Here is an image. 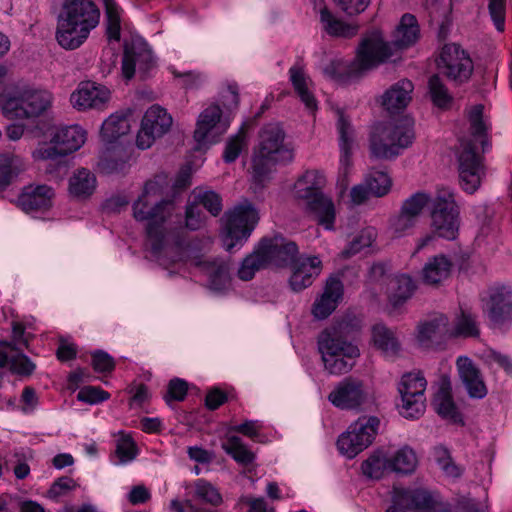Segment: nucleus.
Wrapping results in <instances>:
<instances>
[{
	"mask_svg": "<svg viewBox=\"0 0 512 512\" xmlns=\"http://www.w3.org/2000/svg\"><path fill=\"white\" fill-rule=\"evenodd\" d=\"M162 194L158 181H147L142 194L133 204V216L146 221V248L157 260L167 258L172 262L182 259L186 247V232L180 218L173 219L174 203L161 200L154 203L152 197Z\"/></svg>",
	"mask_w": 512,
	"mask_h": 512,
	"instance_id": "obj_1",
	"label": "nucleus"
},
{
	"mask_svg": "<svg viewBox=\"0 0 512 512\" xmlns=\"http://www.w3.org/2000/svg\"><path fill=\"white\" fill-rule=\"evenodd\" d=\"M53 94L47 89H34V118L44 115V120L34 122V157L39 160L60 162L79 150L87 139V132L80 125L57 126L49 116Z\"/></svg>",
	"mask_w": 512,
	"mask_h": 512,
	"instance_id": "obj_2",
	"label": "nucleus"
},
{
	"mask_svg": "<svg viewBox=\"0 0 512 512\" xmlns=\"http://www.w3.org/2000/svg\"><path fill=\"white\" fill-rule=\"evenodd\" d=\"M258 248L267 267L292 266L289 284L295 292L309 287L321 273L322 262L319 257H298L297 244L281 235L262 239Z\"/></svg>",
	"mask_w": 512,
	"mask_h": 512,
	"instance_id": "obj_3",
	"label": "nucleus"
},
{
	"mask_svg": "<svg viewBox=\"0 0 512 512\" xmlns=\"http://www.w3.org/2000/svg\"><path fill=\"white\" fill-rule=\"evenodd\" d=\"M390 55V46L383 41L379 30H373L361 40L353 61L333 60L325 66L323 72L331 80L347 84L386 62Z\"/></svg>",
	"mask_w": 512,
	"mask_h": 512,
	"instance_id": "obj_4",
	"label": "nucleus"
},
{
	"mask_svg": "<svg viewBox=\"0 0 512 512\" xmlns=\"http://www.w3.org/2000/svg\"><path fill=\"white\" fill-rule=\"evenodd\" d=\"M284 140L285 132L280 124L269 123L261 128L252 158V179L255 184L262 186L276 164L292 161L293 151Z\"/></svg>",
	"mask_w": 512,
	"mask_h": 512,
	"instance_id": "obj_5",
	"label": "nucleus"
},
{
	"mask_svg": "<svg viewBox=\"0 0 512 512\" xmlns=\"http://www.w3.org/2000/svg\"><path fill=\"white\" fill-rule=\"evenodd\" d=\"M414 122L409 117L378 123L370 135V152L378 159H390L399 155L414 139Z\"/></svg>",
	"mask_w": 512,
	"mask_h": 512,
	"instance_id": "obj_6",
	"label": "nucleus"
},
{
	"mask_svg": "<svg viewBox=\"0 0 512 512\" xmlns=\"http://www.w3.org/2000/svg\"><path fill=\"white\" fill-rule=\"evenodd\" d=\"M326 179L322 172L307 171L295 184V196L307 201L308 211L327 230L334 229L335 206L331 198L321 192Z\"/></svg>",
	"mask_w": 512,
	"mask_h": 512,
	"instance_id": "obj_7",
	"label": "nucleus"
},
{
	"mask_svg": "<svg viewBox=\"0 0 512 512\" xmlns=\"http://www.w3.org/2000/svg\"><path fill=\"white\" fill-rule=\"evenodd\" d=\"M258 220V211L248 200H244L231 211L226 212L222 218L224 248L232 252L234 248L241 247L250 237Z\"/></svg>",
	"mask_w": 512,
	"mask_h": 512,
	"instance_id": "obj_8",
	"label": "nucleus"
},
{
	"mask_svg": "<svg viewBox=\"0 0 512 512\" xmlns=\"http://www.w3.org/2000/svg\"><path fill=\"white\" fill-rule=\"evenodd\" d=\"M459 183L463 191L475 193L486 176L484 158L476 152L473 141L461 139L456 151Z\"/></svg>",
	"mask_w": 512,
	"mask_h": 512,
	"instance_id": "obj_9",
	"label": "nucleus"
},
{
	"mask_svg": "<svg viewBox=\"0 0 512 512\" xmlns=\"http://www.w3.org/2000/svg\"><path fill=\"white\" fill-rule=\"evenodd\" d=\"M380 420L376 416H361L350 424L337 440L339 452L349 459L354 458L374 441Z\"/></svg>",
	"mask_w": 512,
	"mask_h": 512,
	"instance_id": "obj_10",
	"label": "nucleus"
},
{
	"mask_svg": "<svg viewBox=\"0 0 512 512\" xmlns=\"http://www.w3.org/2000/svg\"><path fill=\"white\" fill-rule=\"evenodd\" d=\"M459 209L451 189L441 187L437 190L431 211L434 232L442 238L453 240L459 229Z\"/></svg>",
	"mask_w": 512,
	"mask_h": 512,
	"instance_id": "obj_11",
	"label": "nucleus"
},
{
	"mask_svg": "<svg viewBox=\"0 0 512 512\" xmlns=\"http://www.w3.org/2000/svg\"><path fill=\"white\" fill-rule=\"evenodd\" d=\"M58 22L88 38L100 22V10L92 0H66Z\"/></svg>",
	"mask_w": 512,
	"mask_h": 512,
	"instance_id": "obj_12",
	"label": "nucleus"
},
{
	"mask_svg": "<svg viewBox=\"0 0 512 512\" xmlns=\"http://www.w3.org/2000/svg\"><path fill=\"white\" fill-rule=\"evenodd\" d=\"M427 381L420 371L405 373L398 385L401 403L399 413L405 418H418L425 411V396Z\"/></svg>",
	"mask_w": 512,
	"mask_h": 512,
	"instance_id": "obj_13",
	"label": "nucleus"
},
{
	"mask_svg": "<svg viewBox=\"0 0 512 512\" xmlns=\"http://www.w3.org/2000/svg\"><path fill=\"white\" fill-rule=\"evenodd\" d=\"M173 123L171 115L160 105L150 106L144 113L140 129L136 136V145L145 150L150 148L156 139L169 132Z\"/></svg>",
	"mask_w": 512,
	"mask_h": 512,
	"instance_id": "obj_14",
	"label": "nucleus"
},
{
	"mask_svg": "<svg viewBox=\"0 0 512 512\" xmlns=\"http://www.w3.org/2000/svg\"><path fill=\"white\" fill-rule=\"evenodd\" d=\"M328 400L341 410H359L368 402L369 392L363 381L346 377L334 386Z\"/></svg>",
	"mask_w": 512,
	"mask_h": 512,
	"instance_id": "obj_15",
	"label": "nucleus"
},
{
	"mask_svg": "<svg viewBox=\"0 0 512 512\" xmlns=\"http://www.w3.org/2000/svg\"><path fill=\"white\" fill-rule=\"evenodd\" d=\"M222 110L219 105L211 104L198 116L194 139L197 148L216 143L227 131L229 124L221 120Z\"/></svg>",
	"mask_w": 512,
	"mask_h": 512,
	"instance_id": "obj_16",
	"label": "nucleus"
},
{
	"mask_svg": "<svg viewBox=\"0 0 512 512\" xmlns=\"http://www.w3.org/2000/svg\"><path fill=\"white\" fill-rule=\"evenodd\" d=\"M439 67L449 79L458 84L468 81L473 72L472 60L457 44H446L442 48Z\"/></svg>",
	"mask_w": 512,
	"mask_h": 512,
	"instance_id": "obj_17",
	"label": "nucleus"
},
{
	"mask_svg": "<svg viewBox=\"0 0 512 512\" xmlns=\"http://www.w3.org/2000/svg\"><path fill=\"white\" fill-rule=\"evenodd\" d=\"M493 328L502 329L512 324V290L501 286L489 290L488 299L484 305Z\"/></svg>",
	"mask_w": 512,
	"mask_h": 512,
	"instance_id": "obj_18",
	"label": "nucleus"
},
{
	"mask_svg": "<svg viewBox=\"0 0 512 512\" xmlns=\"http://www.w3.org/2000/svg\"><path fill=\"white\" fill-rule=\"evenodd\" d=\"M344 325L324 329L317 339L318 351L321 356L330 358L333 353L342 352L347 359H357L360 355L358 347L344 337Z\"/></svg>",
	"mask_w": 512,
	"mask_h": 512,
	"instance_id": "obj_19",
	"label": "nucleus"
},
{
	"mask_svg": "<svg viewBox=\"0 0 512 512\" xmlns=\"http://www.w3.org/2000/svg\"><path fill=\"white\" fill-rule=\"evenodd\" d=\"M111 93L108 88L93 82H82L72 92L70 102L78 111L89 109H104L110 101Z\"/></svg>",
	"mask_w": 512,
	"mask_h": 512,
	"instance_id": "obj_20",
	"label": "nucleus"
},
{
	"mask_svg": "<svg viewBox=\"0 0 512 512\" xmlns=\"http://www.w3.org/2000/svg\"><path fill=\"white\" fill-rule=\"evenodd\" d=\"M154 65L153 55L147 44L142 41L126 45L122 59V73L126 79H131L136 69L147 73Z\"/></svg>",
	"mask_w": 512,
	"mask_h": 512,
	"instance_id": "obj_21",
	"label": "nucleus"
},
{
	"mask_svg": "<svg viewBox=\"0 0 512 512\" xmlns=\"http://www.w3.org/2000/svg\"><path fill=\"white\" fill-rule=\"evenodd\" d=\"M451 337L449 320L445 315L435 316L417 326L416 341L422 348H434Z\"/></svg>",
	"mask_w": 512,
	"mask_h": 512,
	"instance_id": "obj_22",
	"label": "nucleus"
},
{
	"mask_svg": "<svg viewBox=\"0 0 512 512\" xmlns=\"http://www.w3.org/2000/svg\"><path fill=\"white\" fill-rule=\"evenodd\" d=\"M392 498L394 503L400 505L406 512H435L438 504L437 500L423 489L395 488Z\"/></svg>",
	"mask_w": 512,
	"mask_h": 512,
	"instance_id": "obj_23",
	"label": "nucleus"
},
{
	"mask_svg": "<svg viewBox=\"0 0 512 512\" xmlns=\"http://www.w3.org/2000/svg\"><path fill=\"white\" fill-rule=\"evenodd\" d=\"M379 32L382 33L381 31ZM419 36L420 28L415 16L409 13L404 14L393 32L392 41L388 42L383 39L391 49V55L387 60L394 56L398 51L413 46L418 41ZM382 38H384V36H382Z\"/></svg>",
	"mask_w": 512,
	"mask_h": 512,
	"instance_id": "obj_24",
	"label": "nucleus"
},
{
	"mask_svg": "<svg viewBox=\"0 0 512 512\" xmlns=\"http://www.w3.org/2000/svg\"><path fill=\"white\" fill-rule=\"evenodd\" d=\"M337 131L339 134L340 148L338 181L345 188L347 185V177L352 166L351 150L354 143V129L349 120L342 113H339Z\"/></svg>",
	"mask_w": 512,
	"mask_h": 512,
	"instance_id": "obj_25",
	"label": "nucleus"
},
{
	"mask_svg": "<svg viewBox=\"0 0 512 512\" xmlns=\"http://www.w3.org/2000/svg\"><path fill=\"white\" fill-rule=\"evenodd\" d=\"M413 91V83L408 79H401L384 91L380 104L390 114L400 113L411 102Z\"/></svg>",
	"mask_w": 512,
	"mask_h": 512,
	"instance_id": "obj_26",
	"label": "nucleus"
},
{
	"mask_svg": "<svg viewBox=\"0 0 512 512\" xmlns=\"http://www.w3.org/2000/svg\"><path fill=\"white\" fill-rule=\"evenodd\" d=\"M32 111V90L29 85L17 86L2 105L4 116L11 120L28 119Z\"/></svg>",
	"mask_w": 512,
	"mask_h": 512,
	"instance_id": "obj_27",
	"label": "nucleus"
},
{
	"mask_svg": "<svg viewBox=\"0 0 512 512\" xmlns=\"http://www.w3.org/2000/svg\"><path fill=\"white\" fill-rule=\"evenodd\" d=\"M456 366L469 396L477 399L484 398L487 395V388L473 361L466 356H460L457 358Z\"/></svg>",
	"mask_w": 512,
	"mask_h": 512,
	"instance_id": "obj_28",
	"label": "nucleus"
},
{
	"mask_svg": "<svg viewBox=\"0 0 512 512\" xmlns=\"http://www.w3.org/2000/svg\"><path fill=\"white\" fill-rule=\"evenodd\" d=\"M342 295V282L337 277L328 278L322 295L316 299L312 308L315 318H327L336 309Z\"/></svg>",
	"mask_w": 512,
	"mask_h": 512,
	"instance_id": "obj_29",
	"label": "nucleus"
},
{
	"mask_svg": "<svg viewBox=\"0 0 512 512\" xmlns=\"http://www.w3.org/2000/svg\"><path fill=\"white\" fill-rule=\"evenodd\" d=\"M289 80L305 107L311 112L316 111L318 102L314 95L313 82L303 67L298 64L293 65L289 69Z\"/></svg>",
	"mask_w": 512,
	"mask_h": 512,
	"instance_id": "obj_30",
	"label": "nucleus"
},
{
	"mask_svg": "<svg viewBox=\"0 0 512 512\" xmlns=\"http://www.w3.org/2000/svg\"><path fill=\"white\" fill-rule=\"evenodd\" d=\"M131 110L111 114L102 124L100 136L106 143H113L128 134L131 129Z\"/></svg>",
	"mask_w": 512,
	"mask_h": 512,
	"instance_id": "obj_31",
	"label": "nucleus"
},
{
	"mask_svg": "<svg viewBox=\"0 0 512 512\" xmlns=\"http://www.w3.org/2000/svg\"><path fill=\"white\" fill-rule=\"evenodd\" d=\"M204 274L208 277L210 287L216 291L224 290L231 281L229 264L223 260H204L197 261Z\"/></svg>",
	"mask_w": 512,
	"mask_h": 512,
	"instance_id": "obj_32",
	"label": "nucleus"
},
{
	"mask_svg": "<svg viewBox=\"0 0 512 512\" xmlns=\"http://www.w3.org/2000/svg\"><path fill=\"white\" fill-rule=\"evenodd\" d=\"M416 288V282L410 275H395L389 280L387 287L390 304L395 308L403 305L412 297Z\"/></svg>",
	"mask_w": 512,
	"mask_h": 512,
	"instance_id": "obj_33",
	"label": "nucleus"
},
{
	"mask_svg": "<svg viewBox=\"0 0 512 512\" xmlns=\"http://www.w3.org/2000/svg\"><path fill=\"white\" fill-rule=\"evenodd\" d=\"M452 262L445 255H437L429 259L422 269V279L428 285L437 286L445 281L451 273Z\"/></svg>",
	"mask_w": 512,
	"mask_h": 512,
	"instance_id": "obj_34",
	"label": "nucleus"
},
{
	"mask_svg": "<svg viewBox=\"0 0 512 512\" xmlns=\"http://www.w3.org/2000/svg\"><path fill=\"white\" fill-rule=\"evenodd\" d=\"M484 107L481 104L474 105L468 111L469 130L475 141H479L482 151L486 152L490 146L488 140L489 124L483 115Z\"/></svg>",
	"mask_w": 512,
	"mask_h": 512,
	"instance_id": "obj_35",
	"label": "nucleus"
},
{
	"mask_svg": "<svg viewBox=\"0 0 512 512\" xmlns=\"http://www.w3.org/2000/svg\"><path fill=\"white\" fill-rule=\"evenodd\" d=\"M320 23L323 30L333 37H351L357 33V26L336 17L327 7L320 8Z\"/></svg>",
	"mask_w": 512,
	"mask_h": 512,
	"instance_id": "obj_36",
	"label": "nucleus"
},
{
	"mask_svg": "<svg viewBox=\"0 0 512 512\" xmlns=\"http://www.w3.org/2000/svg\"><path fill=\"white\" fill-rule=\"evenodd\" d=\"M96 189V177L86 168L77 169L69 179V192L74 197L85 199Z\"/></svg>",
	"mask_w": 512,
	"mask_h": 512,
	"instance_id": "obj_37",
	"label": "nucleus"
},
{
	"mask_svg": "<svg viewBox=\"0 0 512 512\" xmlns=\"http://www.w3.org/2000/svg\"><path fill=\"white\" fill-rule=\"evenodd\" d=\"M372 339L374 345L380 349L386 356H396L401 345L395 332L383 324H376L372 329Z\"/></svg>",
	"mask_w": 512,
	"mask_h": 512,
	"instance_id": "obj_38",
	"label": "nucleus"
},
{
	"mask_svg": "<svg viewBox=\"0 0 512 512\" xmlns=\"http://www.w3.org/2000/svg\"><path fill=\"white\" fill-rule=\"evenodd\" d=\"M23 160L14 154H0V190L6 189L25 170Z\"/></svg>",
	"mask_w": 512,
	"mask_h": 512,
	"instance_id": "obj_39",
	"label": "nucleus"
},
{
	"mask_svg": "<svg viewBox=\"0 0 512 512\" xmlns=\"http://www.w3.org/2000/svg\"><path fill=\"white\" fill-rule=\"evenodd\" d=\"M389 462L391 471L402 474H410L414 472L418 460L414 450L408 446H404L389 458Z\"/></svg>",
	"mask_w": 512,
	"mask_h": 512,
	"instance_id": "obj_40",
	"label": "nucleus"
},
{
	"mask_svg": "<svg viewBox=\"0 0 512 512\" xmlns=\"http://www.w3.org/2000/svg\"><path fill=\"white\" fill-rule=\"evenodd\" d=\"M106 35L109 41H119L122 9L114 0H104Z\"/></svg>",
	"mask_w": 512,
	"mask_h": 512,
	"instance_id": "obj_41",
	"label": "nucleus"
},
{
	"mask_svg": "<svg viewBox=\"0 0 512 512\" xmlns=\"http://www.w3.org/2000/svg\"><path fill=\"white\" fill-rule=\"evenodd\" d=\"M192 489L194 497L205 504L218 507L223 503L219 490L207 480L197 479L192 484Z\"/></svg>",
	"mask_w": 512,
	"mask_h": 512,
	"instance_id": "obj_42",
	"label": "nucleus"
},
{
	"mask_svg": "<svg viewBox=\"0 0 512 512\" xmlns=\"http://www.w3.org/2000/svg\"><path fill=\"white\" fill-rule=\"evenodd\" d=\"M436 412L443 418L458 422L461 420L460 414L453 402L450 392L441 388L434 397L433 401Z\"/></svg>",
	"mask_w": 512,
	"mask_h": 512,
	"instance_id": "obj_43",
	"label": "nucleus"
},
{
	"mask_svg": "<svg viewBox=\"0 0 512 512\" xmlns=\"http://www.w3.org/2000/svg\"><path fill=\"white\" fill-rule=\"evenodd\" d=\"M450 333L451 337H478L480 330L476 316L468 312H461L456 319L454 328L450 329Z\"/></svg>",
	"mask_w": 512,
	"mask_h": 512,
	"instance_id": "obj_44",
	"label": "nucleus"
},
{
	"mask_svg": "<svg viewBox=\"0 0 512 512\" xmlns=\"http://www.w3.org/2000/svg\"><path fill=\"white\" fill-rule=\"evenodd\" d=\"M361 469L365 476L379 479L386 470H390L389 458L382 452L377 451L362 463Z\"/></svg>",
	"mask_w": 512,
	"mask_h": 512,
	"instance_id": "obj_45",
	"label": "nucleus"
},
{
	"mask_svg": "<svg viewBox=\"0 0 512 512\" xmlns=\"http://www.w3.org/2000/svg\"><path fill=\"white\" fill-rule=\"evenodd\" d=\"M223 449L233 457L238 463L248 465L255 459V455L251 452L241 439L237 436L229 437L226 442L222 444Z\"/></svg>",
	"mask_w": 512,
	"mask_h": 512,
	"instance_id": "obj_46",
	"label": "nucleus"
},
{
	"mask_svg": "<svg viewBox=\"0 0 512 512\" xmlns=\"http://www.w3.org/2000/svg\"><path fill=\"white\" fill-rule=\"evenodd\" d=\"M376 239V231L374 228L368 227L360 231L348 246L340 253L341 257L346 259L359 252L364 248H368Z\"/></svg>",
	"mask_w": 512,
	"mask_h": 512,
	"instance_id": "obj_47",
	"label": "nucleus"
},
{
	"mask_svg": "<svg viewBox=\"0 0 512 512\" xmlns=\"http://www.w3.org/2000/svg\"><path fill=\"white\" fill-rule=\"evenodd\" d=\"M429 93L433 104L439 108H447L452 103L453 97L438 75L429 79Z\"/></svg>",
	"mask_w": 512,
	"mask_h": 512,
	"instance_id": "obj_48",
	"label": "nucleus"
},
{
	"mask_svg": "<svg viewBox=\"0 0 512 512\" xmlns=\"http://www.w3.org/2000/svg\"><path fill=\"white\" fill-rule=\"evenodd\" d=\"M366 185L371 194L377 197L384 196L391 188V178L384 171L373 170L365 177Z\"/></svg>",
	"mask_w": 512,
	"mask_h": 512,
	"instance_id": "obj_49",
	"label": "nucleus"
},
{
	"mask_svg": "<svg viewBox=\"0 0 512 512\" xmlns=\"http://www.w3.org/2000/svg\"><path fill=\"white\" fill-rule=\"evenodd\" d=\"M331 357L321 356L325 370L332 375H341L348 373L355 365L356 359H347L342 356V352L333 353Z\"/></svg>",
	"mask_w": 512,
	"mask_h": 512,
	"instance_id": "obj_50",
	"label": "nucleus"
},
{
	"mask_svg": "<svg viewBox=\"0 0 512 512\" xmlns=\"http://www.w3.org/2000/svg\"><path fill=\"white\" fill-rule=\"evenodd\" d=\"M266 267L262 254L259 253V248L257 247L252 254L242 261L238 269V277L243 281H249L254 277L256 271Z\"/></svg>",
	"mask_w": 512,
	"mask_h": 512,
	"instance_id": "obj_51",
	"label": "nucleus"
},
{
	"mask_svg": "<svg viewBox=\"0 0 512 512\" xmlns=\"http://www.w3.org/2000/svg\"><path fill=\"white\" fill-rule=\"evenodd\" d=\"M56 40L62 48L74 50L79 48L87 40V37H83L77 31L67 29L64 24L57 22Z\"/></svg>",
	"mask_w": 512,
	"mask_h": 512,
	"instance_id": "obj_52",
	"label": "nucleus"
},
{
	"mask_svg": "<svg viewBox=\"0 0 512 512\" xmlns=\"http://www.w3.org/2000/svg\"><path fill=\"white\" fill-rule=\"evenodd\" d=\"M194 202L198 206L202 205L213 216H217L222 210V201L220 196L214 191H202L195 189L193 192Z\"/></svg>",
	"mask_w": 512,
	"mask_h": 512,
	"instance_id": "obj_53",
	"label": "nucleus"
},
{
	"mask_svg": "<svg viewBox=\"0 0 512 512\" xmlns=\"http://www.w3.org/2000/svg\"><path fill=\"white\" fill-rule=\"evenodd\" d=\"M429 199V196L425 193H415L403 202L400 211L418 221Z\"/></svg>",
	"mask_w": 512,
	"mask_h": 512,
	"instance_id": "obj_54",
	"label": "nucleus"
},
{
	"mask_svg": "<svg viewBox=\"0 0 512 512\" xmlns=\"http://www.w3.org/2000/svg\"><path fill=\"white\" fill-rule=\"evenodd\" d=\"M245 138L246 136L243 128H241L237 134L229 138L223 153V158L226 163H232L238 158L242 149L246 145Z\"/></svg>",
	"mask_w": 512,
	"mask_h": 512,
	"instance_id": "obj_55",
	"label": "nucleus"
},
{
	"mask_svg": "<svg viewBox=\"0 0 512 512\" xmlns=\"http://www.w3.org/2000/svg\"><path fill=\"white\" fill-rule=\"evenodd\" d=\"M116 454L121 464L132 461L137 456V447L129 435L122 434L117 440Z\"/></svg>",
	"mask_w": 512,
	"mask_h": 512,
	"instance_id": "obj_56",
	"label": "nucleus"
},
{
	"mask_svg": "<svg viewBox=\"0 0 512 512\" xmlns=\"http://www.w3.org/2000/svg\"><path fill=\"white\" fill-rule=\"evenodd\" d=\"M55 192L48 186H37L34 188V213L49 210L53 205Z\"/></svg>",
	"mask_w": 512,
	"mask_h": 512,
	"instance_id": "obj_57",
	"label": "nucleus"
},
{
	"mask_svg": "<svg viewBox=\"0 0 512 512\" xmlns=\"http://www.w3.org/2000/svg\"><path fill=\"white\" fill-rule=\"evenodd\" d=\"M417 221L403 212L390 220L389 229L394 237H402L406 235L416 225Z\"/></svg>",
	"mask_w": 512,
	"mask_h": 512,
	"instance_id": "obj_58",
	"label": "nucleus"
},
{
	"mask_svg": "<svg viewBox=\"0 0 512 512\" xmlns=\"http://www.w3.org/2000/svg\"><path fill=\"white\" fill-rule=\"evenodd\" d=\"M110 394L103 390L100 387L96 386H85L83 387L77 394V399L79 401L88 403V404H98L108 400Z\"/></svg>",
	"mask_w": 512,
	"mask_h": 512,
	"instance_id": "obj_59",
	"label": "nucleus"
},
{
	"mask_svg": "<svg viewBox=\"0 0 512 512\" xmlns=\"http://www.w3.org/2000/svg\"><path fill=\"white\" fill-rule=\"evenodd\" d=\"M92 367L93 369L102 374H109L115 368V361L112 356L102 350H96L92 354Z\"/></svg>",
	"mask_w": 512,
	"mask_h": 512,
	"instance_id": "obj_60",
	"label": "nucleus"
},
{
	"mask_svg": "<svg viewBox=\"0 0 512 512\" xmlns=\"http://www.w3.org/2000/svg\"><path fill=\"white\" fill-rule=\"evenodd\" d=\"M13 463V472L17 479H24L26 478L30 473V467L26 462V457L24 453L20 450L14 451L10 458L7 459L5 463V467L8 469L9 464Z\"/></svg>",
	"mask_w": 512,
	"mask_h": 512,
	"instance_id": "obj_61",
	"label": "nucleus"
},
{
	"mask_svg": "<svg viewBox=\"0 0 512 512\" xmlns=\"http://www.w3.org/2000/svg\"><path fill=\"white\" fill-rule=\"evenodd\" d=\"M488 9L496 29L502 32L505 26L506 0H489Z\"/></svg>",
	"mask_w": 512,
	"mask_h": 512,
	"instance_id": "obj_62",
	"label": "nucleus"
},
{
	"mask_svg": "<svg viewBox=\"0 0 512 512\" xmlns=\"http://www.w3.org/2000/svg\"><path fill=\"white\" fill-rule=\"evenodd\" d=\"M204 223V214L196 203H191L186 207L185 228L195 231L201 228Z\"/></svg>",
	"mask_w": 512,
	"mask_h": 512,
	"instance_id": "obj_63",
	"label": "nucleus"
},
{
	"mask_svg": "<svg viewBox=\"0 0 512 512\" xmlns=\"http://www.w3.org/2000/svg\"><path fill=\"white\" fill-rule=\"evenodd\" d=\"M77 487L76 482L69 476H62L58 478L48 490L50 498H58L68 494L70 491Z\"/></svg>",
	"mask_w": 512,
	"mask_h": 512,
	"instance_id": "obj_64",
	"label": "nucleus"
}]
</instances>
